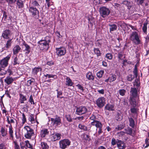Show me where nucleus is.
<instances>
[{
	"mask_svg": "<svg viewBox=\"0 0 149 149\" xmlns=\"http://www.w3.org/2000/svg\"><path fill=\"white\" fill-rule=\"evenodd\" d=\"M51 41L50 37L47 36L44 39L38 41V44L40 50L47 51L49 48V44Z\"/></svg>",
	"mask_w": 149,
	"mask_h": 149,
	"instance_id": "1",
	"label": "nucleus"
},
{
	"mask_svg": "<svg viewBox=\"0 0 149 149\" xmlns=\"http://www.w3.org/2000/svg\"><path fill=\"white\" fill-rule=\"evenodd\" d=\"M130 40L136 44H139L141 43L138 32L134 31L130 35Z\"/></svg>",
	"mask_w": 149,
	"mask_h": 149,
	"instance_id": "2",
	"label": "nucleus"
},
{
	"mask_svg": "<svg viewBox=\"0 0 149 149\" xmlns=\"http://www.w3.org/2000/svg\"><path fill=\"white\" fill-rule=\"evenodd\" d=\"M24 129L26 130V132L24 134V137L27 139H30L32 136L34 135L33 130L31 128L30 126H25Z\"/></svg>",
	"mask_w": 149,
	"mask_h": 149,
	"instance_id": "3",
	"label": "nucleus"
},
{
	"mask_svg": "<svg viewBox=\"0 0 149 149\" xmlns=\"http://www.w3.org/2000/svg\"><path fill=\"white\" fill-rule=\"evenodd\" d=\"M29 10L32 17L37 19L39 18V12L37 8H33L32 7H29Z\"/></svg>",
	"mask_w": 149,
	"mask_h": 149,
	"instance_id": "4",
	"label": "nucleus"
},
{
	"mask_svg": "<svg viewBox=\"0 0 149 149\" xmlns=\"http://www.w3.org/2000/svg\"><path fill=\"white\" fill-rule=\"evenodd\" d=\"M99 10L100 15L103 18L107 17L110 13L109 9L106 7H101L100 8Z\"/></svg>",
	"mask_w": 149,
	"mask_h": 149,
	"instance_id": "5",
	"label": "nucleus"
},
{
	"mask_svg": "<svg viewBox=\"0 0 149 149\" xmlns=\"http://www.w3.org/2000/svg\"><path fill=\"white\" fill-rule=\"evenodd\" d=\"M71 141L68 139H64L59 141V147L62 149H65L69 146Z\"/></svg>",
	"mask_w": 149,
	"mask_h": 149,
	"instance_id": "6",
	"label": "nucleus"
},
{
	"mask_svg": "<svg viewBox=\"0 0 149 149\" xmlns=\"http://www.w3.org/2000/svg\"><path fill=\"white\" fill-rule=\"evenodd\" d=\"M88 112V109L86 106H81L76 107V112L77 115H81L85 114Z\"/></svg>",
	"mask_w": 149,
	"mask_h": 149,
	"instance_id": "7",
	"label": "nucleus"
},
{
	"mask_svg": "<svg viewBox=\"0 0 149 149\" xmlns=\"http://www.w3.org/2000/svg\"><path fill=\"white\" fill-rule=\"evenodd\" d=\"M51 120L53 126H58L62 124L60 117L57 115H56L54 118H51Z\"/></svg>",
	"mask_w": 149,
	"mask_h": 149,
	"instance_id": "8",
	"label": "nucleus"
},
{
	"mask_svg": "<svg viewBox=\"0 0 149 149\" xmlns=\"http://www.w3.org/2000/svg\"><path fill=\"white\" fill-rule=\"evenodd\" d=\"M12 33L9 29L4 30L1 36L5 39H9L11 38Z\"/></svg>",
	"mask_w": 149,
	"mask_h": 149,
	"instance_id": "9",
	"label": "nucleus"
},
{
	"mask_svg": "<svg viewBox=\"0 0 149 149\" xmlns=\"http://www.w3.org/2000/svg\"><path fill=\"white\" fill-rule=\"evenodd\" d=\"M105 98L104 97H101L99 98L96 100V104L98 107L102 108L104 105L105 104Z\"/></svg>",
	"mask_w": 149,
	"mask_h": 149,
	"instance_id": "10",
	"label": "nucleus"
},
{
	"mask_svg": "<svg viewBox=\"0 0 149 149\" xmlns=\"http://www.w3.org/2000/svg\"><path fill=\"white\" fill-rule=\"evenodd\" d=\"M56 53L57 55L59 56H61L64 55L66 53L65 48L64 47H61L56 48Z\"/></svg>",
	"mask_w": 149,
	"mask_h": 149,
	"instance_id": "11",
	"label": "nucleus"
},
{
	"mask_svg": "<svg viewBox=\"0 0 149 149\" xmlns=\"http://www.w3.org/2000/svg\"><path fill=\"white\" fill-rule=\"evenodd\" d=\"M10 55H8L1 61L0 64L2 68L6 67L8 64V61L10 57Z\"/></svg>",
	"mask_w": 149,
	"mask_h": 149,
	"instance_id": "12",
	"label": "nucleus"
},
{
	"mask_svg": "<svg viewBox=\"0 0 149 149\" xmlns=\"http://www.w3.org/2000/svg\"><path fill=\"white\" fill-rule=\"evenodd\" d=\"M13 38H11L7 39L8 40L6 42V43L5 47L2 48L3 50H7L9 49L11 46L13 42L12 40Z\"/></svg>",
	"mask_w": 149,
	"mask_h": 149,
	"instance_id": "13",
	"label": "nucleus"
},
{
	"mask_svg": "<svg viewBox=\"0 0 149 149\" xmlns=\"http://www.w3.org/2000/svg\"><path fill=\"white\" fill-rule=\"evenodd\" d=\"M49 132L47 129L43 128L40 132V136L41 138H44L49 134Z\"/></svg>",
	"mask_w": 149,
	"mask_h": 149,
	"instance_id": "14",
	"label": "nucleus"
},
{
	"mask_svg": "<svg viewBox=\"0 0 149 149\" xmlns=\"http://www.w3.org/2000/svg\"><path fill=\"white\" fill-rule=\"evenodd\" d=\"M91 125L95 126L96 127V130L97 131V129L101 127H102V125L101 122L98 120H95L93 121L91 123Z\"/></svg>",
	"mask_w": 149,
	"mask_h": 149,
	"instance_id": "15",
	"label": "nucleus"
},
{
	"mask_svg": "<svg viewBox=\"0 0 149 149\" xmlns=\"http://www.w3.org/2000/svg\"><path fill=\"white\" fill-rule=\"evenodd\" d=\"M14 79L12 77L7 76L4 79V82L7 85L11 84L14 81Z\"/></svg>",
	"mask_w": 149,
	"mask_h": 149,
	"instance_id": "16",
	"label": "nucleus"
},
{
	"mask_svg": "<svg viewBox=\"0 0 149 149\" xmlns=\"http://www.w3.org/2000/svg\"><path fill=\"white\" fill-rule=\"evenodd\" d=\"M122 4L125 5L127 7L128 9H130L132 6L133 2L127 0H125L123 1Z\"/></svg>",
	"mask_w": 149,
	"mask_h": 149,
	"instance_id": "17",
	"label": "nucleus"
},
{
	"mask_svg": "<svg viewBox=\"0 0 149 149\" xmlns=\"http://www.w3.org/2000/svg\"><path fill=\"white\" fill-rule=\"evenodd\" d=\"M21 50V47L18 45L15 46L13 49V54L17 55Z\"/></svg>",
	"mask_w": 149,
	"mask_h": 149,
	"instance_id": "18",
	"label": "nucleus"
},
{
	"mask_svg": "<svg viewBox=\"0 0 149 149\" xmlns=\"http://www.w3.org/2000/svg\"><path fill=\"white\" fill-rule=\"evenodd\" d=\"M117 146L119 149H125L126 147L125 143L120 140H118V143H117Z\"/></svg>",
	"mask_w": 149,
	"mask_h": 149,
	"instance_id": "19",
	"label": "nucleus"
},
{
	"mask_svg": "<svg viewBox=\"0 0 149 149\" xmlns=\"http://www.w3.org/2000/svg\"><path fill=\"white\" fill-rule=\"evenodd\" d=\"M61 136L60 134L57 133L53 135L52 137V140L53 141L59 140L61 139Z\"/></svg>",
	"mask_w": 149,
	"mask_h": 149,
	"instance_id": "20",
	"label": "nucleus"
},
{
	"mask_svg": "<svg viewBox=\"0 0 149 149\" xmlns=\"http://www.w3.org/2000/svg\"><path fill=\"white\" fill-rule=\"evenodd\" d=\"M23 45L25 47V49L24 50V51H26L25 54L27 55L30 52V46L27 44L25 42L23 43Z\"/></svg>",
	"mask_w": 149,
	"mask_h": 149,
	"instance_id": "21",
	"label": "nucleus"
},
{
	"mask_svg": "<svg viewBox=\"0 0 149 149\" xmlns=\"http://www.w3.org/2000/svg\"><path fill=\"white\" fill-rule=\"evenodd\" d=\"M65 84L68 86H72L73 84V83L70 79L68 77H67L65 79Z\"/></svg>",
	"mask_w": 149,
	"mask_h": 149,
	"instance_id": "22",
	"label": "nucleus"
},
{
	"mask_svg": "<svg viewBox=\"0 0 149 149\" xmlns=\"http://www.w3.org/2000/svg\"><path fill=\"white\" fill-rule=\"evenodd\" d=\"M130 93L132 94L133 97H135L137 96V92L136 88H131Z\"/></svg>",
	"mask_w": 149,
	"mask_h": 149,
	"instance_id": "23",
	"label": "nucleus"
},
{
	"mask_svg": "<svg viewBox=\"0 0 149 149\" xmlns=\"http://www.w3.org/2000/svg\"><path fill=\"white\" fill-rule=\"evenodd\" d=\"M39 6H40L38 1H32L29 6V7H32L33 8H38Z\"/></svg>",
	"mask_w": 149,
	"mask_h": 149,
	"instance_id": "24",
	"label": "nucleus"
},
{
	"mask_svg": "<svg viewBox=\"0 0 149 149\" xmlns=\"http://www.w3.org/2000/svg\"><path fill=\"white\" fill-rule=\"evenodd\" d=\"M19 100L21 103L22 104L24 103V101L27 100V98L26 96L24 95L22 93L19 94Z\"/></svg>",
	"mask_w": 149,
	"mask_h": 149,
	"instance_id": "25",
	"label": "nucleus"
},
{
	"mask_svg": "<svg viewBox=\"0 0 149 149\" xmlns=\"http://www.w3.org/2000/svg\"><path fill=\"white\" fill-rule=\"evenodd\" d=\"M129 122V125L132 128H134L135 126V121L131 117H128Z\"/></svg>",
	"mask_w": 149,
	"mask_h": 149,
	"instance_id": "26",
	"label": "nucleus"
},
{
	"mask_svg": "<svg viewBox=\"0 0 149 149\" xmlns=\"http://www.w3.org/2000/svg\"><path fill=\"white\" fill-rule=\"evenodd\" d=\"M42 70V68L40 67H36L32 69V73L33 74L36 75L40 71H41Z\"/></svg>",
	"mask_w": 149,
	"mask_h": 149,
	"instance_id": "27",
	"label": "nucleus"
},
{
	"mask_svg": "<svg viewBox=\"0 0 149 149\" xmlns=\"http://www.w3.org/2000/svg\"><path fill=\"white\" fill-rule=\"evenodd\" d=\"M109 25L110 27V32L111 33H112V31L116 30L117 29V26L115 24H109Z\"/></svg>",
	"mask_w": 149,
	"mask_h": 149,
	"instance_id": "28",
	"label": "nucleus"
},
{
	"mask_svg": "<svg viewBox=\"0 0 149 149\" xmlns=\"http://www.w3.org/2000/svg\"><path fill=\"white\" fill-rule=\"evenodd\" d=\"M105 109L109 111H113L114 110V106L109 104H107L105 107Z\"/></svg>",
	"mask_w": 149,
	"mask_h": 149,
	"instance_id": "29",
	"label": "nucleus"
},
{
	"mask_svg": "<svg viewBox=\"0 0 149 149\" xmlns=\"http://www.w3.org/2000/svg\"><path fill=\"white\" fill-rule=\"evenodd\" d=\"M78 127L81 130H82L85 131H89L90 130L91 127L90 128H87L85 125H82L80 124H79L78 125Z\"/></svg>",
	"mask_w": 149,
	"mask_h": 149,
	"instance_id": "30",
	"label": "nucleus"
},
{
	"mask_svg": "<svg viewBox=\"0 0 149 149\" xmlns=\"http://www.w3.org/2000/svg\"><path fill=\"white\" fill-rule=\"evenodd\" d=\"M130 104L132 105L134 107H135L136 106V102L134 99V97H132L130 98Z\"/></svg>",
	"mask_w": 149,
	"mask_h": 149,
	"instance_id": "31",
	"label": "nucleus"
},
{
	"mask_svg": "<svg viewBox=\"0 0 149 149\" xmlns=\"http://www.w3.org/2000/svg\"><path fill=\"white\" fill-rule=\"evenodd\" d=\"M135 77L132 74H128L126 77L127 80L129 81H132L135 78Z\"/></svg>",
	"mask_w": 149,
	"mask_h": 149,
	"instance_id": "32",
	"label": "nucleus"
},
{
	"mask_svg": "<svg viewBox=\"0 0 149 149\" xmlns=\"http://www.w3.org/2000/svg\"><path fill=\"white\" fill-rule=\"evenodd\" d=\"M9 135L12 139L13 140L14 137L13 135V130L12 127L11 125L9 126Z\"/></svg>",
	"mask_w": 149,
	"mask_h": 149,
	"instance_id": "33",
	"label": "nucleus"
},
{
	"mask_svg": "<svg viewBox=\"0 0 149 149\" xmlns=\"http://www.w3.org/2000/svg\"><path fill=\"white\" fill-rule=\"evenodd\" d=\"M0 132L2 136H5L7 134V131L6 130L5 128L3 127H1Z\"/></svg>",
	"mask_w": 149,
	"mask_h": 149,
	"instance_id": "34",
	"label": "nucleus"
},
{
	"mask_svg": "<svg viewBox=\"0 0 149 149\" xmlns=\"http://www.w3.org/2000/svg\"><path fill=\"white\" fill-rule=\"evenodd\" d=\"M17 4L19 8H22L24 7V4L21 0H17Z\"/></svg>",
	"mask_w": 149,
	"mask_h": 149,
	"instance_id": "35",
	"label": "nucleus"
},
{
	"mask_svg": "<svg viewBox=\"0 0 149 149\" xmlns=\"http://www.w3.org/2000/svg\"><path fill=\"white\" fill-rule=\"evenodd\" d=\"M40 146L42 149H48L49 146L45 142H41Z\"/></svg>",
	"mask_w": 149,
	"mask_h": 149,
	"instance_id": "36",
	"label": "nucleus"
},
{
	"mask_svg": "<svg viewBox=\"0 0 149 149\" xmlns=\"http://www.w3.org/2000/svg\"><path fill=\"white\" fill-rule=\"evenodd\" d=\"M86 77L87 78L88 80H93L94 79V76L92 75V74L91 73L89 72H88L87 74L86 75Z\"/></svg>",
	"mask_w": 149,
	"mask_h": 149,
	"instance_id": "37",
	"label": "nucleus"
},
{
	"mask_svg": "<svg viewBox=\"0 0 149 149\" xmlns=\"http://www.w3.org/2000/svg\"><path fill=\"white\" fill-rule=\"evenodd\" d=\"M93 51L95 54L97 55V56H99L101 55V54L99 48H94L93 49Z\"/></svg>",
	"mask_w": 149,
	"mask_h": 149,
	"instance_id": "38",
	"label": "nucleus"
},
{
	"mask_svg": "<svg viewBox=\"0 0 149 149\" xmlns=\"http://www.w3.org/2000/svg\"><path fill=\"white\" fill-rule=\"evenodd\" d=\"M109 78V81L110 82H111L115 81L116 80L117 76L115 74H112Z\"/></svg>",
	"mask_w": 149,
	"mask_h": 149,
	"instance_id": "39",
	"label": "nucleus"
},
{
	"mask_svg": "<svg viewBox=\"0 0 149 149\" xmlns=\"http://www.w3.org/2000/svg\"><path fill=\"white\" fill-rule=\"evenodd\" d=\"M133 72L135 77L137 78L138 76V70L137 67L136 65H135L134 66Z\"/></svg>",
	"mask_w": 149,
	"mask_h": 149,
	"instance_id": "40",
	"label": "nucleus"
},
{
	"mask_svg": "<svg viewBox=\"0 0 149 149\" xmlns=\"http://www.w3.org/2000/svg\"><path fill=\"white\" fill-rule=\"evenodd\" d=\"M148 23V22H145L143 24V27L142 29L143 31L145 33H146L147 29V25Z\"/></svg>",
	"mask_w": 149,
	"mask_h": 149,
	"instance_id": "41",
	"label": "nucleus"
},
{
	"mask_svg": "<svg viewBox=\"0 0 149 149\" xmlns=\"http://www.w3.org/2000/svg\"><path fill=\"white\" fill-rule=\"evenodd\" d=\"M126 133L129 134L131 135L132 133V129L129 127L125 129Z\"/></svg>",
	"mask_w": 149,
	"mask_h": 149,
	"instance_id": "42",
	"label": "nucleus"
},
{
	"mask_svg": "<svg viewBox=\"0 0 149 149\" xmlns=\"http://www.w3.org/2000/svg\"><path fill=\"white\" fill-rule=\"evenodd\" d=\"M20 63L18 61V58L17 56L15 57L14 59L13 62V64L15 65L17 64H19Z\"/></svg>",
	"mask_w": 149,
	"mask_h": 149,
	"instance_id": "43",
	"label": "nucleus"
},
{
	"mask_svg": "<svg viewBox=\"0 0 149 149\" xmlns=\"http://www.w3.org/2000/svg\"><path fill=\"white\" fill-rule=\"evenodd\" d=\"M104 73V71L103 70H101L97 74V75L98 77L100 78L102 77L103 74Z\"/></svg>",
	"mask_w": 149,
	"mask_h": 149,
	"instance_id": "44",
	"label": "nucleus"
},
{
	"mask_svg": "<svg viewBox=\"0 0 149 149\" xmlns=\"http://www.w3.org/2000/svg\"><path fill=\"white\" fill-rule=\"evenodd\" d=\"M6 73V71L4 70V68L0 67V75H3L5 74Z\"/></svg>",
	"mask_w": 149,
	"mask_h": 149,
	"instance_id": "45",
	"label": "nucleus"
},
{
	"mask_svg": "<svg viewBox=\"0 0 149 149\" xmlns=\"http://www.w3.org/2000/svg\"><path fill=\"white\" fill-rule=\"evenodd\" d=\"M67 120L69 122H71L72 121V118L71 115L70 114L66 115L65 116Z\"/></svg>",
	"mask_w": 149,
	"mask_h": 149,
	"instance_id": "46",
	"label": "nucleus"
},
{
	"mask_svg": "<svg viewBox=\"0 0 149 149\" xmlns=\"http://www.w3.org/2000/svg\"><path fill=\"white\" fill-rule=\"evenodd\" d=\"M118 92L120 95L122 96H123L125 95V94L126 92V91L124 89H121L118 91Z\"/></svg>",
	"mask_w": 149,
	"mask_h": 149,
	"instance_id": "47",
	"label": "nucleus"
},
{
	"mask_svg": "<svg viewBox=\"0 0 149 149\" xmlns=\"http://www.w3.org/2000/svg\"><path fill=\"white\" fill-rule=\"evenodd\" d=\"M26 145V147L30 148L33 149L32 146L30 143L29 141L27 140L25 141Z\"/></svg>",
	"mask_w": 149,
	"mask_h": 149,
	"instance_id": "48",
	"label": "nucleus"
},
{
	"mask_svg": "<svg viewBox=\"0 0 149 149\" xmlns=\"http://www.w3.org/2000/svg\"><path fill=\"white\" fill-rule=\"evenodd\" d=\"M125 126L123 124H120L116 127V129L117 130H122L124 127Z\"/></svg>",
	"mask_w": 149,
	"mask_h": 149,
	"instance_id": "49",
	"label": "nucleus"
},
{
	"mask_svg": "<svg viewBox=\"0 0 149 149\" xmlns=\"http://www.w3.org/2000/svg\"><path fill=\"white\" fill-rule=\"evenodd\" d=\"M105 57L107 59L111 60L112 58L113 55L111 53H108L106 54Z\"/></svg>",
	"mask_w": 149,
	"mask_h": 149,
	"instance_id": "50",
	"label": "nucleus"
},
{
	"mask_svg": "<svg viewBox=\"0 0 149 149\" xmlns=\"http://www.w3.org/2000/svg\"><path fill=\"white\" fill-rule=\"evenodd\" d=\"M123 56V53L122 52H120L118 53V60H123L122 57Z\"/></svg>",
	"mask_w": 149,
	"mask_h": 149,
	"instance_id": "51",
	"label": "nucleus"
},
{
	"mask_svg": "<svg viewBox=\"0 0 149 149\" xmlns=\"http://www.w3.org/2000/svg\"><path fill=\"white\" fill-rule=\"evenodd\" d=\"M2 19L4 21V22H7L6 21V19L7 17V15L6 14V12L4 11H3V15Z\"/></svg>",
	"mask_w": 149,
	"mask_h": 149,
	"instance_id": "52",
	"label": "nucleus"
},
{
	"mask_svg": "<svg viewBox=\"0 0 149 149\" xmlns=\"http://www.w3.org/2000/svg\"><path fill=\"white\" fill-rule=\"evenodd\" d=\"M131 111L132 113L136 114L137 116V110L134 107H133V108L131 109Z\"/></svg>",
	"mask_w": 149,
	"mask_h": 149,
	"instance_id": "53",
	"label": "nucleus"
},
{
	"mask_svg": "<svg viewBox=\"0 0 149 149\" xmlns=\"http://www.w3.org/2000/svg\"><path fill=\"white\" fill-rule=\"evenodd\" d=\"M145 143L146 145L145 146L144 145H143V146L145 148H147L149 146V138H146L145 140Z\"/></svg>",
	"mask_w": 149,
	"mask_h": 149,
	"instance_id": "54",
	"label": "nucleus"
},
{
	"mask_svg": "<svg viewBox=\"0 0 149 149\" xmlns=\"http://www.w3.org/2000/svg\"><path fill=\"white\" fill-rule=\"evenodd\" d=\"M117 143H118V141H116L115 139L114 138L112 139L111 142V144L112 145L114 146L115 145L116 143L117 144Z\"/></svg>",
	"mask_w": 149,
	"mask_h": 149,
	"instance_id": "55",
	"label": "nucleus"
},
{
	"mask_svg": "<svg viewBox=\"0 0 149 149\" xmlns=\"http://www.w3.org/2000/svg\"><path fill=\"white\" fill-rule=\"evenodd\" d=\"M145 0H135V1L139 5H142L143 3Z\"/></svg>",
	"mask_w": 149,
	"mask_h": 149,
	"instance_id": "56",
	"label": "nucleus"
},
{
	"mask_svg": "<svg viewBox=\"0 0 149 149\" xmlns=\"http://www.w3.org/2000/svg\"><path fill=\"white\" fill-rule=\"evenodd\" d=\"M121 113L120 111L117 112L116 117L117 118V120H119L120 119V116H121Z\"/></svg>",
	"mask_w": 149,
	"mask_h": 149,
	"instance_id": "57",
	"label": "nucleus"
},
{
	"mask_svg": "<svg viewBox=\"0 0 149 149\" xmlns=\"http://www.w3.org/2000/svg\"><path fill=\"white\" fill-rule=\"evenodd\" d=\"M94 3L96 5L101 4L102 3V0H94Z\"/></svg>",
	"mask_w": 149,
	"mask_h": 149,
	"instance_id": "58",
	"label": "nucleus"
},
{
	"mask_svg": "<svg viewBox=\"0 0 149 149\" xmlns=\"http://www.w3.org/2000/svg\"><path fill=\"white\" fill-rule=\"evenodd\" d=\"M29 101L30 102V103H31V104H35V103L34 102L33 100L32 95H31L30 96L29 98Z\"/></svg>",
	"mask_w": 149,
	"mask_h": 149,
	"instance_id": "59",
	"label": "nucleus"
},
{
	"mask_svg": "<svg viewBox=\"0 0 149 149\" xmlns=\"http://www.w3.org/2000/svg\"><path fill=\"white\" fill-rule=\"evenodd\" d=\"M95 44L96 45L98 46H100L102 44V43L101 42V40H97L95 43Z\"/></svg>",
	"mask_w": 149,
	"mask_h": 149,
	"instance_id": "60",
	"label": "nucleus"
},
{
	"mask_svg": "<svg viewBox=\"0 0 149 149\" xmlns=\"http://www.w3.org/2000/svg\"><path fill=\"white\" fill-rule=\"evenodd\" d=\"M22 123L23 124H24L26 121V119L24 113H22Z\"/></svg>",
	"mask_w": 149,
	"mask_h": 149,
	"instance_id": "61",
	"label": "nucleus"
},
{
	"mask_svg": "<svg viewBox=\"0 0 149 149\" xmlns=\"http://www.w3.org/2000/svg\"><path fill=\"white\" fill-rule=\"evenodd\" d=\"M54 64V62L52 61H48L47 62L46 65L49 66H51L53 65Z\"/></svg>",
	"mask_w": 149,
	"mask_h": 149,
	"instance_id": "62",
	"label": "nucleus"
},
{
	"mask_svg": "<svg viewBox=\"0 0 149 149\" xmlns=\"http://www.w3.org/2000/svg\"><path fill=\"white\" fill-rule=\"evenodd\" d=\"M90 119L91 120H93V121H94L95 120H96V116L93 114H92L91 117H90Z\"/></svg>",
	"mask_w": 149,
	"mask_h": 149,
	"instance_id": "63",
	"label": "nucleus"
},
{
	"mask_svg": "<svg viewBox=\"0 0 149 149\" xmlns=\"http://www.w3.org/2000/svg\"><path fill=\"white\" fill-rule=\"evenodd\" d=\"M29 119L32 122L35 121L33 115L31 114L30 115L29 117Z\"/></svg>",
	"mask_w": 149,
	"mask_h": 149,
	"instance_id": "64",
	"label": "nucleus"
}]
</instances>
